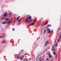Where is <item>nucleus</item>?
Wrapping results in <instances>:
<instances>
[{
    "instance_id": "e433bc0d",
    "label": "nucleus",
    "mask_w": 61,
    "mask_h": 61,
    "mask_svg": "<svg viewBox=\"0 0 61 61\" xmlns=\"http://www.w3.org/2000/svg\"><path fill=\"white\" fill-rule=\"evenodd\" d=\"M31 58H30L29 59V61L30 60H31Z\"/></svg>"
},
{
    "instance_id": "aec40b11",
    "label": "nucleus",
    "mask_w": 61,
    "mask_h": 61,
    "mask_svg": "<svg viewBox=\"0 0 61 61\" xmlns=\"http://www.w3.org/2000/svg\"><path fill=\"white\" fill-rule=\"evenodd\" d=\"M20 17H18L17 19V20H18V19H19V18H20Z\"/></svg>"
},
{
    "instance_id": "f257e3e1",
    "label": "nucleus",
    "mask_w": 61,
    "mask_h": 61,
    "mask_svg": "<svg viewBox=\"0 0 61 61\" xmlns=\"http://www.w3.org/2000/svg\"><path fill=\"white\" fill-rule=\"evenodd\" d=\"M10 22H11V20H9V22H7L6 21H4V22H3L2 23V24H3L4 25V24H6V23H7V24H9V23H10Z\"/></svg>"
},
{
    "instance_id": "2f4dec72",
    "label": "nucleus",
    "mask_w": 61,
    "mask_h": 61,
    "mask_svg": "<svg viewBox=\"0 0 61 61\" xmlns=\"http://www.w3.org/2000/svg\"><path fill=\"white\" fill-rule=\"evenodd\" d=\"M10 15H12V12H10Z\"/></svg>"
},
{
    "instance_id": "393cba45",
    "label": "nucleus",
    "mask_w": 61,
    "mask_h": 61,
    "mask_svg": "<svg viewBox=\"0 0 61 61\" xmlns=\"http://www.w3.org/2000/svg\"><path fill=\"white\" fill-rule=\"evenodd\" d=\"M1 37H3V36L2 35L1 36H0V38H1Z\"/></svg>"
},
{
    "instance_id": "9d476101",
    "label": "nucleus",
    "mask_w": 61,
    "mask_h": 61,
    "mask_svg": "<svg viewBox=\"0 0 61 61\" xmlns=\"http://www.w3.org/2000/svg\"><path fill=\"white\" fill-rule=\"evenodd\" d=\"M9 18H7L6 19H5V20L6 21H7L8 22V21H9Z\"/></svg>"
},
{
    "instance_id": "4c0bfd02",
    "label": "nucleus",
    "mask_w": 61,
    "mask_h": 61,
    "mask_svg": "<svg viewBox=\"0 0 61 61\" xmlns=\"http://www.w3.org/2000/svg\"><path fill=\"white\" fill-rule=\"evenodd\" d=\"M60 37H61V34H60Z\"/></svg>"
},
{
    "instance_id": "c9c22d12",
    "label": "nucleus",
    "mask_w": 61,
    "mask_h": 61,
    "mask_svg": "<svg viewBox=\"0 0 61 61\" xmlns=\"http://www.w3.org/2000/svg\"><path fill=\"white\" fill-rule=\"evenodd\" d=\"M18 55H19V56H20V53H19L18 54Z\"/></svg>"
},
{
    "instance_id": "bb28decb",
    "label": "nucleus",
    "mask_w": 61,
    "mask_h": 61,
    "mask_svg": "<svg viewBox=\"0 0 61 61\" xmlns=\"http://www.w3.org/2000/svg\"><path fill=\"white\" fill-rule=\"evenodd\" d=\"M59 40H59V39H58L57 40V41L58 42H60V41H59Z\"/></svg>"
},
{
    "instance_id": "dca6fc26",
    "label": "nucleus",
    "mask_w": 61,
    "mask_h": 61,
    "mask_svg": "<svg viewBox=\"0 0 61 61\" xmlns=\"http://www.w3.org/2000/svg\"><path fill=\"white\" fill-rule=\"evenodd\" d=\"M55 46H56V47H57V44H55Z\"/></svg>"
},
{
    "instance_id": "6ab92c4d",
    "label": "nucleus",
    "mask_w": 61,
    "mask_h": 61,
    "mask_svg": "<svg viewBox=\"0 0 61 61\" xmlns=\"http://www.w3.org/2000/svg\"><path fill=\"white\" fill-rule=\"evenodd\" d=\"M61 37H59V39L60 40H61Z\"/></svg>"
},
{
    "instance_id": "72a5a7b5",
    "label": "nucleus",
    "mask_w": 61,
    "mask_h": 61,
    "mask_svg": "<svg viewBox=\"0 0 61 61\" xmlns=\"http://www.w3.org/2000/svg\"><path fill=\"white\" fill-rule=\"evenodd\" d=\"M13 23L14 24H15V21H14L13 22Z\"/></svg>"
},
{
    "instance_id": "c03bdc74",
    "label": "nucleus",
    "mask_w": 61,
    "mask_h": 61,
    "mask_svg": "<svg viewBox=\"0 0 61 61\" xmlns=\"http://www.w3.org/2000/svg\"><path fill=\"white\" fill-rule=\"evenodd\" d=\"M21 51H23V50H21Z\"/></svg>"
},
{
    "instance_id": "ea45409f",
    "label": "nucleus",
    "mask_w": 61,
    "mask_h": 61,
    "mask_svg": "<svg viewBox=\"0 0 61 61\" xmlns=\"http://www.w3.org/2000/svg\"><path fill=\"white\" fill-rule=\"evenodd\" d=\"M18 24H19V23H18L17 24V25H18Z\"/></svg>"
},
{
    "instance_id": "c85d7f7f",
    "label": "nucleus",
    "mask_w": 61,
    "mask_h": 61,
    "mask_svg": "<svg viewBox=\"0 0 61 61\" xmlns=\"http://www.w3.org/2000/svg\"><path fill=\"white\" fill-rule=\"evenodd\" d=\"M5 19V18L3 17V18H2L1 19Z\"/></svg>"
},
{
    "instance_id": "7ed1b4c3",
    "label": "nucleus",
    "mask_w": 61,
    "mask_h": 61,
    "mask_svg": "<svg viewBox=\"0 0 61 61\" xmlns=\"http://www.w3.org/2000/svg\"><path fill=\"white\" fill-rule=\"evenodd\" d=\"M8 15V14H7V12H5L4 14V15L3 16V17H4V16H7Z\"/></svg>"
},
{
    "instance_id": "cd10ccee",
    "label": "nucleus",
    "mask_w": 61,
    "mask_h": 61,
    "mask_svg": "<svg viewBox=\"0 0 61 61\" xmlns=\"http://www.w3.org/2000/svg\"><path fill=\"white\" fill-rule=\"evenodd\" d=\"M46 60H47V61H48V60H49V59L48 58H47L46 59Z\"/></svg>"
},
{
    "instance_id": "ddd939ff",
    "label": "nucleus",
    "mask_w": 61,
    "mask_h": 61,
    "mask_svg": "<svg viewBox=\"0 0 61 61\" xmlns=\"http://www.w3.org/2000/svg\"><path fill=\"white\" fill-rule=\"evenodd\" d=\"M49 57L50 58H51L52 57V56L50 55L49 56Z\"/></svg>"
},
{
    "instance_id": "a18cd8bd",
    "label": "nucleus",
    "mask_w": 61,
    "mask_h": 61,
    "mask_svg": "<svg viewBox=\"0 0 61 61\" xmlns=\"http://www.w3.org/2000/svg\"><path fill=\"white\" fill-rule=\"evenodd\" d=\"M38 45H37V46H38Z\"/></svg>"
},
{
    "instance_id": "20e7f679",
    "label": "nucleus",
    "mask_w": 61,
    "mask_h": 61,
    "mask_svg": "<svg viewBox=\"0 0 61 61\" xmlns=\"http://www.w3.org/2000/svg\"><path fill=\"white\" fill-rule=\"evenodd\" d=\"M47 32L48 33H51V31H50V29L49 28L47 29Z\"/></svg>"
},
{
    "instance_id": "473e14b6",
    "label": "nucleus",
    "mask_w": 61,
    "mask_h": 61,
    "mask_svg": "<svg viewBox=\"0 0 61 61\" xmlns=\"http://www.w3.org/2000/svg\"><path fill=\"white\" fill-rule=\"evenodd\" d=\"M28 17L26 18V20H28Z\"/></svg>"
},
{
    "instance_id": "4468645a",
    "label": "nucleus",
    "mask_w": 61,
    "mask_h": 61,
    "mask_svg": "<svg viewBox=\"0 0 61 61\" xmlns=\"http://www.w3.org/2000/svg\"><path fill=\"white\" fill-rule=\"evenodd\" d=\"M35 25V23L34 22L32 24H31V25Z\"/></svg>"
},
{
    "instance_id": "39448f33",
    "label": "nucleus",
    "mask_w": 61,
    "mask_h": 61,
    "mask_svg": "<svg viewBox=\"0 0 61 61\" xmlns=\"http://www.w3.org/2000/svg\"><path fill=\"white\" fill-rule=\"evenodd\" d=\"M54 47H55V46L54 45H53L52 47H51V50L52 51H53V50H54Z\"/></svg>"
},
{
    "instance_id": "b1692460",
    "label": "nucleus",
    "mask_w": 61,
    "mask_h": 61,
    "mask_svg": "<svg viewBox=\"0 0 61 61\" xmlns=\"http://www.w3.org/2000/svg\"><path fill=\"white\" fill-rule=\"evenodd\" d=\"M48 23V22H47L46 23H45V25H47V24Z\"/></svg>"
},
{
    "instance_id": "f3484780",
    "label": "nucleus",
    "mask_w": 61,
    "mask_h": 61,
    "mask_svg": "<svg viewBox=\"0 0 61 61\" xmlns=\"http://www.w3.org/2000/svg\"><path fill=\"white\" fill-rule=\"evenodd\" d=\"M51 26V25H47V27H48V26Z\"/></svg>"
},
{
    "instance_id": "1a4fd4ad",
    "label": "nucleus",
    "mask_w": 61,
    "mask_h": 61,
    "mask_svg": "<svg viewBox=\"0 0 61 61\" xmlns=\"http://www.w3.org/2000/svg\"><path fill=\"white\" fill-rule=\"evenodd\" d=\"M32 21V20H29L27 22L28 23V24H29L30 23L31 21Z\"/></svg>"
},
{
    "instance_id": "412c9836",
    "label": "nucleus",
    "mask_w": 61,
    "mask_h": 61,
    "mask_svg": "<svg viewBox=\"0 0 61 61\" xmlns=\"http://www.w3.org/2000/svg\"><path fill=\"white\" fill-rule=\"evenodd\" d=\"M53 53L54 55H56V52H54Z\"/></svg>"
},
{
    "instance_id": "2eb2a0df",
    "label": "nucleus",
    "mask_w": 61,
    "mask_h": 61,
    "mask_svg": "<svg viewBox=\"0 0 61 61\" xmlns=\"http://www.w3.org/2000/svg\"><path fill=\"white\" fill-rule=\"evenodd\" d=\"M3 43H6V42H5V40H4Z\"/></svg>"
},
{
    "instance_id": "a878e982",
    "label": "nucleus",
    "mask_w": 61,
    "mask_h": 61,
    "mask_svg": "<svg viewBox=\"0 0 61 61\" xmlns=\"http://www.w3.org/2000/svg\"><path fill=\"white\" fill-rule=\"evenodd\" d=\"M46 30H44V33H46Z\"/></svg>"
},
{
    "instance_id": "4be33fe9",
    "label": "nucleus",
    "mask_w": 61,
    "mask_h": 61,
    "mask_svg": "<svg viewBox=\"0 0 61 61\" xmlns=\"http://www.w3.org/2000/svg\"><path fill=\"white\" fill-rule=\"evenodd\" d=\"M24 61H27V59H25L24 60Z\"/></svg>"
},
{
    "instance_id": "79ce46f5",
    "label": "nucleus",
    "mask_w": 61,
    "mask_h": 61,
    "mask_svg": "<svg viewBox=\"0 0 61 61\" xmlns=\"http://www.w3.org/2000/svg\"><path fill=\"white\" fill-rule=\"evenodd\" d=\"M12 25H14V24H12Z\"/></svg>"
},
{
    "instance_id": "7c9ffc66",
    "label": "nucleus",
    "mask_w": 61,
    "mask_h": 61,
    "mask_svg": "<svg viewBox=\"0 0 61 61\" xmlns=\"http://www.w3.org/2000/svg\"><path fill=\"white\" fill-rule=\"evenodd\" d=\"M47 54L48 55H49H49H50V54L49 53H48Z\"/></svg>"
},
{
    "instance_id": "a211bd4d",
    "label": "nucleus",
    "mask_w": 61,
    "mask_h": 61,
    "mask_svg": "<svg viewBox=\"0 0 61 61\" xmlns=\"http://www.w3.org/2000/svg\"><path fill=\"white\" fill-rule=\"evenodd\" d=\"M8 25H6L5 26L6 28H7V27H8Z\"/></svg>"
},
{
    "instance_id": "6e6552de",
    "label": "nucleus",
    "mask_w": 61,
    "mask_h": 61,
    "mask_svg": "<svg viewBox=\"0 0 61 61\" xmlns=\"http://www.w3.org/2000/svg\"><path fill=\"white\" fill-rule=\"evenodd\" d=\"M24 56H22L20 58V59L21 60L22 59V58H23L24 57Z\"/></svg>"
},
{
    "instance_id": "f8f14e48",
    "label": "nucleus",
    "mask_w": 61,
    "mask_h": 61,
    "mask_svg": "<svg viewBox=\"0 0 61 61\" xmlns=\"http://www.w3.org/2000/svg\"><path fill=\"white\" fill-rule=\"evenodd\" d=\"M38 56H38L36 58V61H37V59H38Z\"/></svg>"
},
{
    "instance_id": "f704fd0d",
    "label": "nucleus",
    "mask_w": 61,
    "mask_h": 61,
    "mask_svg": "<svg viewBox=\"0 0 61 61\" xmlns=\"http://www.w3.org/2000/svg\"><path fill=\"white\" fill-rule=\"evenodd\" d=\"M53 30H51V33H52V32H53Z\"/></svg>"
},
{
    "instance_id": "c756f323",
    "label": "nucleus",
    "mask_w": 61,
    "mask_h": 61,
    "mask_svg": "<svg viewBox=\"0 0 61 61\" xmlns=\"http://www.w3.org/2000/svg\"><path fill=\"white\" fill-rule=\"evenodd\" d=\"M15 30V29L14 28H13L12 29V30L13 31H14Z\"/></svg>"
},
{
    "instance_id": "f03ea898",
    "label": "nucleus",
    "mask_w": 61,
    "mask_h": 61,
    "mask_svg": "<svg viewBox=\"0 0 61 61\" xmlns=\"http://www.w3.org/2000/svg\"><path fill=\"white\" fill-rule=\"evenodd\" d=\"M15 58H16L17 59H19V58H20V57L19 56H18V55L17 54H16L15 55Z\"/></svg>"
},
{
    "instance_id": "58836bf2",
    "label": "nucleus",
    "mask_w": 61,
    "mask_h": 61,
    "mask_svg": "<svg viewBox=\"0 0 61 61\" xmlns=\"http://www.w3.org/2000/svg\"><path fill=\"white\" fill-rule=\"evenodd\" d=\"M46 50H45V52H46Z\"/></svg>"
},
{
    "instance_id": "5701e85b",
    "label": "nucleus",
    "mask_w": 61,
    "mask_h": 61,
    "mask_svg": "<svg viewBox=\"0 0 61 61\" xmlns=\"http://www.w3.org/2000/svg\"><path fill=\"white\" fill-rule=\"evenodd\" d=\"M21 20H22V19H20V20H19L18 21V22H20V21H21Z\"/></svg>"
},
{
    "instance_id": "423d86ee",
    "label": "nucleus",
    "mask_w": 61,
    "mask_h": 61,
    "mask_svg": "<svg viewBox=\"0 0 61 61\" xmlns=\"http://www.w3.org/2000/svg\"><path fill=\"white\" fill-rule=\"evenodd\" d=\"M48 41H46L45 43V46H46V45H47V44H48Z\"/></svg>"
},
{
    "instance_id": "37998d69",
    "label": "nucleus",
    "mask_w": 61,
    "mask_h": 61,
    "mask_svg": "<svg viewBox=\"0 0 61 61\" xmlns=\"http://www.w3.org/2000/svg\"><path fill=\"white\" fill-rule=\"evenodd\" d=\"M1 35V34L0 33V36Z\"/></svg>"
},
{
    "instance_id": "a19ab883",
    "label": "nucleus",
    "mask_w": 61,
    "mask_h": 61,
    "mask_svg": "<svg viewBox=\"0 0 61 61\" xmlns=\"http://www.w3.org/2000/svg\"><path fill=\"white\" fill-rule=\"evenodd\" d=\"M55 49H54V51H55Z\"/></svg>"
},
{
    "instance_id": "9b49d317",
    "label": "nucleus",
    "mask_w": 61,
    "mask_h": 61,
    "mask_svg": "<svg viewBox=\"0 0 61 61\" xmlns=\"http://www.w3.org/2000/svg\"><path fill=\"white\" fill-rule=\"evenodd\" d=\"M31 18H32V17H31L30 16L29 17V18H28L30 20V19H31Z\"/></svg>"
},
{
    "instance_id": "0eeeda50",
    "label": "nucleus",
    "mask_w": 61,
    "mask_h": 61,
    "mask_svg": "<svg viewBox=\"0 0 61 61\" xmlns=\"http://www.w3.org/2000/svg\"><path fill=\"white\" fill-rule=\"evenodd\" d=\"M39 60L40 61H44V59H42L41 58H40L39 59Z\"/></svg>"
}]
</instances>
